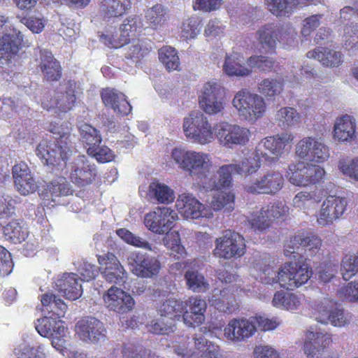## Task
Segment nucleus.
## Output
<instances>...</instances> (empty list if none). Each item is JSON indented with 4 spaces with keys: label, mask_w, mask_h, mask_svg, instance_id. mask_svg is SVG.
<instances>
[{
    "label": "nucleus",
    "mask_w": 358,
    "mask_h": 358,
    "mask_svg": "<svg viewBox=\"0 0 358 358\" xmlns=\"http://www.w3.org/2000/svg\"><path fill=\"white\" fill-rule=\"evenodd\" d=\"M314 0H266L269 10L277 16L289 14L297 5L312 2Z\"/></svg>",
    "instance_id": "44"
},
{
    "label": "nucleus",
    "mask_w": 358,
    "mask_h": 358,
    "mask_svg": "<svg viewBox=\"0 0 358 358\" xmlns=\"http://www.w3.org/2000/svg\"><path fill=\"white\" fill-rule=\"evenodd\" d=\"M35 328L41 336L45 338L65 337L67 331L64 322L57 317H53L52 315L38 319L35 322Z\"/></svg>",
    "instance_id": "33"
},
{
    "label": "nucleus",
    "mask_w": 358,
    "mask_h": 358,
    "mask_svg": "<svg viewBox=\"0 0 358 358\" xmlns=\"http://www.w3.org/2000/svg\"><path fill=\"white\" fill-rule=\"evenodd\" d=\"M38 66L48 80H57L61 77V67L59 62L48 50H40Z\"/></svg>",
    "instance_id": "35"
},
{
    "label": "nucleus",
    "mask_w": 358,
    "mask_h": 358,
    "mask_svg": "<svg viewBox=\"0 0 358 358\" xmlns=\"http://www.w3.org/2000/svg\"><path fill=\"white\" fill-rule=\"evenodd\" d=\"M262 157L257 154L255 150L248 157L242 159L240 164L223 165L219 168L217 182L212 184L213 187L223 188L231 187L232 184L231 173H236L244 178V185L250 180L256 178L255 174L261 167Z\"/></svg>",
    "instance_id": "4"
},
{
    "label": "nucleus",
    "mask_w": 358,
    "mask_h": 358,
    "mask_svg": "<svg viewBox=\"0 0 358 358\" xmlns=\"http://www.w3.org/2000/svg\"><path fill=\"white\" fill-rule=\"evenodd\" d=\"M222 69L227 76L231 77H245L252 73L245 58L237 52L226 55Z\"/></svg>",
    "instance_id": "34"
},
{
    "label": "nucleus",
    "mask_w": 358,
    "mask_h": 358,
    "mask_svg": "<svg viewBox=\"0 0 358 358\" xmlns=\"http://www.w3.org/2000/svg\"><path fill=\"white\" fill-rule=\"evenodd\" d=\"M213 254L217 257L230 259L240 257L245 252V244L243 237L239 234L225 231L221 236L215 240Z\"/></svg>",
    "instance_id": "10"
},
{
    "label": "nucleus",
    "mask_w": 358,
    "mask_h": 358,
    "mask_svg": "<svg viewBox=\"0 0 358 358\" xmlns=\"http://www.w3.org/2000/svg\"><path fill=\"white\" fill-rule=\"evenodd\" d=\"M278 42L287 46L296 45L297 41V32L294 27L290 24H285L281 26L278 25Z\"/></svg>",
    "instance_id": "59"
},
{
    "label": "nucleus",
    "mask_w": 358,
    "mask_h": 358,
    "mask_svg": "<svg viewBox=\"0 0 358 358\" xmlns=\"http://www.w3.org/2000/svg\"><path fill=\"white\" fill-rule=\"evenodd\" d=\"M126 50L125 57L134 63H137L148 53L150 48L143 41L133 39Z\"/></svg>",
    "instance_id": "57"
},
{
    "label": "nucleus",
    "mask_w": 358,
    "mask_h": 358,
    "mask_svg": "<svg viewBox=\"0 0 358 358\" xmlns=\"http://www.w3.org/2000/svg\"><path fill=\"white\" fill-rule=\"evenodd\" d=\"M46 196L50 197L54 202L57 198L71 194L73 190L65 178L59 177L52 180L47 186Z\"/></svg>",
    "instance_id": "47"
},
{
    "label": "nucleus",
    "mask_w": 358,
    "mask_h": 358,
    "mask_svg": "<svg viewBox=\"0 0 358 358\" xmlns=\"http://www.w3.org/2000/svg\"><path fill=\"white\" fill-rule=\"evenodd\" d=\"M201 108L206 114L215 115L222 113L225 107L223 87L220 83L210 81L203 86L199 97Z\"/></svg>",
    "instance_id": "11"
},
{
    "label": "nucleus",
    "mask_w": 358,
    "mask_h": 358,
    "mask_svg": "<svg viewBox=\"0 0 358 358\" xmlns=\"http://www.w3.org/2000/svg\"><path fill=\"white\" fill-rule=\"evenodd\" d=\"M215 136L220 143L228 148L245 145L249 141L250 130L237 124L220 122L215 124Z\"/></svg>",
    "instance_id": "15"
},
{
    "label": "nucleus",
    "mask_w": 358,
    "mask_h": 358,
    "mask_svg": "<svg viewBox=\"0 0 358 358\" xmlns=\"http://www.w3.org/2000/svg\"><path fill=\"white\" fill-rule=\"evenodd\" d=\"M98 261L103 268L101 275L107 282L118 285L125 282L127 273L115 255L108 252L99 256Z\"/></svg>",
    "instance_id": "22"
},
{
    "label": "nucleus",
    "mask_w": 358,
    "mask_h": 358,
    "mask_svg": "<svg viewBox=\"0 0 358 358\" xmlns=\"http://www.w3.org/2000/svg\"><path fill=\"white\" fill-rule=\"evenodd\" d=\"M296 155L308 162L323 163L330 157L329 148L320 138L304 137L295 146Z\"/></svg>",
    "instance_id": "8"
},
{
    "label": "nucleus",
    "mask_w": 358,
    "mask_h": 358,
    "mask_svg": "<svg viewBox=\"0 0 358 358\" xmlns=\"http://www.w3.org/2000/svg\"><path fill=\"white\" fill-rule=\"evenodd\" d=\"M87 153L100 163L109 162L115 158L113 152L105 145L100 146L97 145L94 147L87 148Z\"/></svg>",
    "instance_id": "61"
},
{
    "label": "nucleus",
    "mask_w": 358,
    "mask_h": 358,
    "mask_svg": "<svg viewBox=\"0 0 358 358\" xmlns=\"http://www.w3.org/2000/svg\"><path fill=\"white\" fill-rule=\"evenodd\" d=\"M55 289L66 299L76 300L81 296L83 289L78 275L64 273L55 282Z\"/></svg>",
    "instance_id": "28"
},
{
    "label": "nucleus",
    "mask_w": 358,
    "mask_h": 358,
    "mask_svg": "<svg viewBox=\"0 0 358 358\" xmlns=\"http://www.w3.org/2000/svg\"><path fill=\"white\" fill-rule=\"evenodd\" d=\"M103 301L108 309L122 314L131 310L135 304L129 294L114 286L104 294Z\"/></svg>",
    "instance_id": "24"
},
{
    "label": "nucleus",
    "mask_w": 358,
    "mask_h": 358,
    "mask_svg": "<svg viewBox=\"0 0 358 358\" xmlns=\"http://www.w3.org/2000/svg\"><path fill=\"white\" fill-rule=\"evenodd\" d=\"M184 306L183 301L169 299L159 306L158 313L162 317H166L167 320L173 322L182 318Z\"/></svg>",
    "instance_id": "41"
},
{
    "label": "nucleus",
    "mask_w": 358,
    "mask_h": 358,
    "mask_svg": "<svg viewBox=\"0 0 358 358\" xmlns=\"http://www.w3.org/2000/svg\"><path fill=\"white\" fill-rule=\"evenodd\" d=\"M184 310L182 319L185 324L188 327L199 326L205 320L204 313L207 308L206 301L199 297H190L183 301Z\"/></svg>",
    "instance_id": "25"
},
{
    "label": "nucleus",
    "mask_w": 358,
    "mask_h": 358,
    "mask_svg": "<svg viewBox=\"0 0 358 358\" xmlns=\"http://www.w3.org/2000/svg\"><path fill=\"white\" fill-rule=\"evenodd\" d=\"M176 206L180 213L186 219H197L201 217H210L212 213L207 209L194 196L189 194L179 196Z\"/></svg>",
    "instance_id": "27"
},
{
    "label": "nucleus",
    "mask_w": 358,
    "mask_h": 358,
    "mask_svg": "<svg viewBox=\"0 0 358 358\" xmlns=\"http://www.w3.org/2000/svg\"><path fill=\"white\" fill-rule=\"evenodd\" d=\"M101 95L105 106L111 108L114 112L122 115H127L131 113V106L122 92L115 89L106 88L102 90Z\"/></svg>",
    "instance_id": "32"
},
{
    "label": "nucleus",
    "mask_w": 358,
    "mask_h": 358,
    "mask_svg": "<svg viewBox=\"0 0 358 358\" xmlns=\"http://www.w3.org/2000/svg\"><path fill=\"white\" fill-rule=\"evenodd\" d=\"M130 7V0H103L101 10L105 17H115L122 15Z\"/></svg>",
    "instance_id": "43"
},
{
    "label": "nucleus",
    "mask_w": 358,
    "mask_h": 358,
    "mask_svg": "<svg viewBox=\"0 0 358 358\" xmlns=\"http://www.w3.org/2000/svg\"><path fill=\"white\" fill-rule=\"evenodd\" d=\"M255 322L252 317L232 319L224 327V336L233 343L245 341L255 334Z\"/></svg>",
    "instance_id": "21"
},
{
    "label": "nucleus",
    "mask_w": 358,
    "mask_h": 358,
    "mask_svg": "<svg viewBox=\"0 0 358 358\" xmlns=\"http://www.w3.org/2000/svg\"><path fill=\"white\" fill-rule=\"evenodd\" d=\"M316 320L323 324L330 323L333 326L341 327L348 323L343 310L337 307L332 300L324 298L315 302L313 307Z\"/></svg>",
    "instance_id": "16"
},
{
    "label": "nucleus",
    "mask_w": 358,
    "mask_h": 358,
    "mask_svg": "<svg viewBox=\"0 0 358 358\" xmlns=\"http://www.w3.org/2000/svg\"><path fill=\"white\" fill-rule=\"evenodd\" d=\"M306 57L316 59L322 65L329 67L338 66L343 62V55L341 52L327 48H317L308 51Z\"/></svg>",
    "instance_id": "36"
},
{
    "label": "nucleus",
    "mask_w": 358,
    "mask_h": 358,
    "mask_svg": "<svg viewBox=\"0 0 358 358\" xmlns=\"http://www.w3.org/2000/svg\"><path fill=\"white\" fill-rule=\"evenodd\" d=\"M215 182H217V179L210 178L207 185L204 187L207 191H215L210 201L211 207L214 210L223 209L227 213L231 212L234 208V195L229 190L230 187L223 188L211 187Z\"/></svg>",
    "instance_id": "31"
},
{
    "label": "nucleus",
    "mask_w": 358,
    "mask_h": 358,
    "mask_svg": "<svg viewBox=\"0 0 358 358\" xmlns=\"http://www.w3.org/2000/svg\"><path fill=\"white\" fill-rule=\"evenodd\" d=\"M283 81L276 78H266L258 83V92L267 99H274L283 91Z\"/></svg>",
    "instance_id": "46"
},
{
    "label": "nucleus",
    "mask_w": 358,
    "mask_h": 358,
    "mask_svg": "<svg viewBox=\"0 0 358 358\" xmlns=\"http://www.w3.org/2000/svg\"><path fill=\"white\" fill-rule=\"evenodd\" d=\"M66 167L71 182L79 187L92 183L96 174L95 166L91 165L84 155H78Z\"/></svg>",
    "instance_id": "20"
},
{
    "label": "nucleus",
    "mask_w": 358,
    "mask_h": 358,
    "mask_svg": "<svg viewBox=\"0 0 358 358\" xmlns=\"http://www.w3.org/2000/svg\"><path fill=\"white\" fill-rule=\"evenodd\" d=\"M79 131L80 141L86 148L96 146L101 143L102 138L99 131L91 125L81 124Z\"/></svg>",
    "instance_id": "52"
},
{
    "label": "nucleus",
    "mask_w": 358,
    "mask_h": 358,
    "mask_svg": "<svg viewBox=\"0 0 358 358\" xmlns=\"http://www.w3.org/2000/svg\"><path fill=\"white\" fill-rule=\"evenodd\" d=\"M284 178L278 171H268L256 178L250 180L244 185L245 190L255 194H275L283 187Z\"/></svg>",
    "instance_id": "12"
},
{
    "label": "nucleus",
    "mask_w": 358,
    "mask_h": 358,
    "mask_svg": "<svg viewBox=\"0 0 358 358\" xmlns=\"http://www.w3.org/2000/svg\"><path fill=\"white\" fill-rule=\"evenodd\" d=\"M171 158L180 169L199 179L206 178L213 168L210 155L201 151L175 148L171 150Z\"/></svg>",
    "instance_id": "3"
},
{
    "label": "nucleus",
    "mask_w": 358,
    "mask_h": 358,
    "mask_svg": "<svg viewBox=\"0 0 358 358\" xmlns=\"http://www.w3.org/2000/svg\"><path fill=\"white\" fill-rule=\"evenodd\" d=\"M278 25L268 24L262 26L257 32V39L262 48L266 52H273L278 43Z\"/></svg>",
    "instance_id": "38"
},
{
    "label": "nucleus",
    "mask_w": 358,
    "mask_h": 358,
    "mask_svg": "<svg viewBox=\"0 0 358 358\" xmlns=\"http://www.w3.org/2000/svg\"><path fill=\"white\" fill-rule=\"evenodd\" d=\"M76 83L69 80L60 85L54 98L47 97L42 101V107L55 113H66L72 109L76 100Z\"/></svg>",
    "instance_id": "9"
},
{
    "label": "nucleus",
    "mask_w": 358,
    "mask_h": 358,
    "mask_svg": "<svg viewBox=\"0 0 358 358\" xmlns=\"http://www.w3.org/2000/svg\"><path fill=\"white\" fill-rule=\"evenodd\" d=\"M127 264L131 271L141 278L156 276L161 269V264L156 257L139 252L130 253L127 257Z\"/></svg>",
    "instance_id": "17"
},
{
    "label": "nucleus",
    "mask_w": 358,
    "mask_h": 358,
    "mask_svg": "<svg viewBox=\"0 0 358 358\" xmlns=\"http://www.w3.org/2000/svg\"><path fill=\"white\" fill-rule=\"evenodd\" d=\"M159 59L168 71L178 70L180 66L179 57L175 48L166 46L159 50Z\"/></svg>",
    "instance_id": "54"
},
{
    "label": "nucleus",
    "mask_w": 358,
    "mask_h": 358,
    "mask_svg": "<svg viewBox=\"0 0 358 358\" xmlns=\"http://www.w3.org/2000/svg\"><path fill=\"white\" fill-rule=\"evenodd\" d=\"M178 218L177 213L167 207L157 208L145 215L144 223L151 231L164 234L169 231Z\"/></svg>",
    "instance_id": "18"
},
{
    "label": "nucleus",
    "mask_w": 358,
    "mask_h": 358,
    "mask_svg": "<svg viewBox=\"0 0 358 358\" xmlns=\"http://www.w3.org/2000/svg\"><path fill=\"white\" fill-rule=\"evenodd\" d=\"M248 222L252 229L261 232L268 229L271 224L262 208L259 210L251 213Z\"/></svg>",
    "instance_id": "62"
},
{
    "label": "nucleus",
    "mask_w": 358,
    "mask_h": 358,
    "mask_svg": "<svg viewBox=\"0 0 358 358\" xmlns=\"http://www.w3.org/2000/svg\"><path fill=\"white\" fill-rule=\"evenodd\" d=\"M147 27L152 29L161 28L169 19V10L161 4H157L147 10L145 13Z\"/></svg>",
    "instance_id": "40"
},
{
    "label": "nucleus",
    "mask_w": 358,
    "mask_h": 358,
    "mask_svg": "<svg viewBox=\"0 0 358 358\" xmlns=\"http://www.w3.org/2000/svg\"><path fill=\"white\" fill-rule=\"evenodd\" d=\"M75 332L78 338L88 344H96L104 341L107 330L104 324L94 317H85L76 324Z\"/></svg>",
    "instance_id": "13"
},
{
    "label": "nucleus",
    "mask_w": 358,
    "mask_h": 358,
    "mask_svg": "<svg viewBox=\"0 0 358 358\" xmlns=\"http://www.w3.org/2000/svg\"><path fill=\"white\" fill-rule=\"evenodd\" d=\"M301 241V234L290 238L285 245V255L289 258L293 257L294 260H303Z\"/></svg>",
    "instance_id": "60"
},
{
    "label": "nucleus",
    "mask_w": 358,
    "mask_h": 358,
    "mask_svg": "<svg viewBox=\"0 0 358 358\" xmlns=\"http://www.w3.org/2000/svg\"><path fill=\"white\" fill-rule=\"evenodd\" d=\"M201 20L198 17H191L182 25V36L185 38H194L201 31Z\"/></svg>",
    "instance_id": "63"
},
{
    "label": "nucleus",
    "mask_w": 358,
    "mask_h": 358,
    "mask_svg": "<svg viewBox=\"0 0 358 358\" xmlns=\"http://www.w3.org/2000/svg\"><path fill=\"white\" fill-rule=\"evenodd\" d=\"M182 131L190 142L200 145L212 143L215 136V124L200 110H192L183 118Z\"/></svg>",
    "instance_id": "6"
},
{
    "label": "nucleus",
    "mask_w": 358,
    "mask_h": 358,
    "mask_svg": "<svg viewBox=\"0 0 358 358\" xmlns=\"http://www.w3.org/2000/svg\"><path fill=\"white\" fill-rule=\"evenodd\" d=\"M246 64L251 71L252 69L256 68L262 72H269L273 68L275 61L271 57L255 55L248 58Z\"/></svg>",
    "instance_id": "58"
},
{
    "label": "nucleus",
    "mask_w": 358,
    "mask_h": 358,
    "mask_svg": "<svg viewBox=\"0 0 358 358\" xmlns=\"http://www.w3.org/2000/svg\"><path fill=\"white\" fill-rule=\"evenodd\" d=\"M68 123L61 125V127H54L51 132L58 136L54 142L46 139L42 140L36 150V155L44 164L59 165L71 155L72 145L70 139V127Z\"/></svg>",
    "instance_id": "2"
},
{
    "label": "nucleus",
    "mask_w": 358,
    "mask_h": 358,
    "mask_svg": "<svg viewBox=\"0 0 358 358\" xmlns=\"http://www.w3.org/2000/svg\"><path fill=\"white\" fill-rule=\"evenodd\" d=\"M143 29V24L138 16L127 17L118 31L107 30L100 36V40L108 47L118 48L127 44L131 38L136 37Z\"/></svg>",
    "instance_id": "7"
},
{
    "label": "nucleus",
    "mask_w": 358,
    "mask_h": 358,
    "mask_svg": "<svg viewBox=\"0 0 358 358\" xmlns=\"http://www.w3.org/2000/svg\"><path fill=\"white\" fill-rule=\"evenodd\" d=\"M14 354L17 358H46L45 347L43 345L31 347L22 343L15 348Z\"/></svg>",
    "instance_id": "55"
},
{
    "label": "nucleus",
    "mask_w": 358,
    "mask_h": 358,
    "mask_svg": "<svg viewBox=\"0 0 358 358\" xmlns=\"http://www.w3.org/2000/svg\"><path fill=\"white\" fill-rule=\"evenodd\" d=\"M123 358H158L150 350L144 349L141 346L129 345L122 349Z\"/></svg>",
    "instance_id": "64"
},
{
    "label": "nucleus",
    "mask_w": 358,
    "mask_h": 358,
    "mask_svg": "<svg viewBox=\"0 0 358 358\" xmlns=\"http://www.w3.org/2000/svg\"><path fill=\"white\" fill-rule=\"evenodd\" d=\"M5 238L13 243H20L24 241L29 231L22 220H13L3 227Z\"/></svg>",
    "instance_id": "39"
},
{
    "label": "nucleus",
    "mask_w": 358,
    "mask_h": 358,
    "mask_svg": "<svg viewBox=\"0 0 358 358\" xmlns=\"http://www.w3.org/2000/svg\"><path fill=\"white\" fill-rule=\"evenodd\" d=\"M165 236L162 238L164 245L169 250L171 255L180 258V255L184 253L185 248L180 245V238L178 232L172 231L165 233Z\"/></svg>",
    "instance_id": "56"
},
{
    "label": "nucleus",
    "mask_w": 358,
    "mask_h": 358,
    "mask_svg": "<svg viewBox=\"0 0 358 358\" xmlns=\"http://www.w3.org/2000/svg\"><path fill=\"white\" fill-rule=\"evenodd\" d=\"M116 234L122 240L128 244L155 253L158 252V249L156 246H152V244L145 239L133 234L131 231L124 228L117 229Z\"/></svg>",
    "instance_id": "50"
},
{
    "label": "nucleus",
    "mask_w": 358,
    "mask_h": 358,
    "mask_svg": "<svg viewBox=\"0 0 358 358\" xmlns=\"http://www.w3.org/2000/svg\"><path fill=\"white\" fill-rule=\"evenodd\" d=\"M12 174L15 189L21 195L27 196L36 191L37 183L26 163L21 162L13 166Z\"/></svg>",
    "instance_id": "23"
},
{
    "label": "nucleus",
    "mask_w": 358,
    "mask_h": 358,
    "mask_svg": "<svg viewBox=\"0 0 358 358\" xmlns=\"http://www.w3.org/2000/svg\"><path fill=\"white\" fill-rule=\"evenodd\" d=\"M343 45L350 51L358 50V22L347 23L343 29Z\"/></svg>",
    "instance_id": "53"
},
{
    "label": "nucleus",
    "mask_w": 358,
    "mask_h": 358,
    "mask_svg": "<svg viewBox=\"0 0 358 358\" xmlns=\"http://www.w3.org/2000/svg\"><path fill=\"white\" fill-rule=\"evenodd\" d=\"M150 196L162 203H170L175 199V194L167 185L162 183H152L150 185Z\"/></svg>",
    "instance_id": "51"
},
{
    "label": "nucleus",
    "mask_w": 358,
    "mask_h": 358,
    "mask_svg": "<svg viewBox=\"0 0 358 358\" xmlns=\"http://www.w3.org/2000/svg\"><path fill=\"white\" fill-rule=\"evenodd\" d=\"M186 285L194 292H205L209 289V283L204 276L196 270L188 269L185 274Z\"/></svg>",
    "instance_id": "48"
},
{
    "label": "nucleus",
    "mask_w": 358,
    "mask_h": 358,
    "mask_svg": "<svg viewBox=\"0 0 358 358\" xmlns=\"http://www.w3.org/2000/svg\"><path fill=\"white\" fill-rule=\"evenodd\" d=\"M320 201L317 196L316 191H301L297 193L292 199V204L296 208H299L303 212L314 208L315 204Z\"/></svg>",
    "instance_id": "49"
},
{
    "label": "nucleus",
    "mask_w": 358,
    "mask_h": 358,
    "mask_svg": "<svg viewBox=\"0 0 358 358\" xmlns=\"http://www.w3.org/2000/svg\"><path fill=\"white\" fill-rule=\"evenodd\" d=\"M23 35L17 28L13 27L0 37V63L7 64L18 52Z\"/></svg>",
    "instance_id": "26"
},
{
    "label": "nucleus",
    "mask_w": 358,
    "mask_h": 358,
    "mask_svg": "<svg viewBox=\"0 0 358 358\" xmlns=\"http://www.w3.org/2000/svg\"><path fill=\"white\" fill-rule=\"evenodd\" d=\"M231 103L239 118L250 124H254L262 118L267 108L263 96L245 88L236 92Z\"/></svg>",
    "instance_id": "5"
},
{
    "label": "nucleus",
    "mask_w": 358,
    "mask_h": 358,
    "mask_svg": "<svg viewBox=\"0 0 358 358\" xmlns=\"http://www.w3.org/2000/svg\"><path fill=\"white\" fill-rule=\"evenodd\" d=\"M348 206L345 197L334 195L328 196L322 203L316 213V222L320 227H327L334 224L344 213Z\"/></svg>",
    "instance_id": "14"
},
{
    "label": "nucleus",
    "mask_w": 358,
    "mask_h": 358,
    "mask_svg": "<svg viewBox=\"0 0 358 358\" xmlns=\"http://www.w3.org/2000/svg\"><path fill=\"white\" fill-rule=\"evenodd\" d=\"M331 342V337L329 334L308 331L303 344L304 353L308 358H318Z\"/></svg>",
    "instance_id": "30"
},
{
    "label": "nucleus",
    "mask_w": 358,
    "mask_h": 358,
    "mask_svg": "<svg viewBox=\"0 0 358 358\" xmlns=\"http://www.w3.org/2000/svg\"><path fill=\"white\" fill-rule=\"evenodd\" d=\"M251 273L265 284L278 283L287 289H294L308 282L312 275V269L303 260H295L285 263L275 272L262 259L252 263Z\"/></svg>",
    "instance_id": "1"
},
{
    "label": "nucleus",
    "mask_w": 358,
    "mask_h": 358,
    "mask_svg": "<svg viewBox=\"0 0 358 358\" xmlns=\"http://www.w3.org/2000/svg\"><path fill=\"white\" fill-rule=\"evenodd\" d=\"M308 163L299 162L292 164L289 166L287 176L289 182L296 186H308Z\"/></svg>",
    "instance_id": "42"
},
{
    "label": "nucleus",
    "mask_w": 358,
    "mask_h": 358,
    "mask_svg": "<svg viewBox=\"0 0 358 358\" xmlns=\"http://www.w3.org/2000/svg\"><path fill=\"white\" fill-rule=\"evenodd\" d=\"M294 138V135L288 131L266 137L257 145L255 148L257 154L260 155L266 160L270 158L268 154L278 159L283 153L285 147L292 143Z\"/></svg>",
    "instance_id": "19"
},
{
    "label": "nucleus",
    "mask_w": 358,
    "mask_h": 358,
    "mask_svg": "<svg viewBox=\"0 0 358 358\" xmlns=\"http://www.w3.org/2000/svg\"><path fill=\"white\" fill-rule=\"evenodd\" d=\"M271 303L273 306L283 310L294 311L298 310L301 305V297L287 291H277L273 297Z\"/></svg>",
    "instance_id": "37"
},
{
    "label": "nucleus",
    "mask_w": 358,
    "mask_h": 358,
    "mask_svg": "<svg viewBox=\"0 0 358 358\" xmlns=\"http://www.w3.org/2000/svg\"><path fill=\"white\" fill-rule=\"evenodd\" d=\"M357 122L355 118L350 115L338 117L334 124L333 138L341 142H351L356 138Z\"/></svg>",
    "instance_id": "29"
},
{
    "label": "nucleus",
    "mask_w": 358,
    "mask_h": 358,
    "mask_svg": "<svg viewBox=\"0 0 358 358\" xmlns=\"http://www.w3.org/2000/svg\"><path fill=\"white\" fill-rule=\"evenodd\" d=\"M275 119L280 127L288 129L300 122L301 115L294 108L282 107L277 111Z\"/></svg>",
    "instance_id": "45"
}]
</instances>
